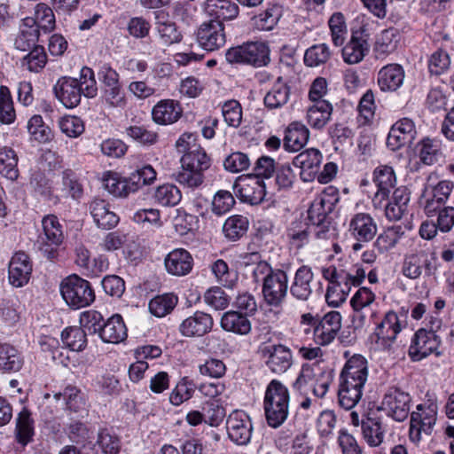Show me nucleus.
<instances>
[{"label": "nucleus", "instance_id": "393cba45", "mask_svg": "<svg viewBox=\"0 0 454 454\" xmlns=\"http://www.w3.org/2000/svg\"><path fill=\"white\" fill-rule=\"evenodd\" d=\"M314 273L310 267L301 266L294 274L290 294L299 301H307L312 294Z\"/></svg>", "mask_w": 454, "mask_h": 454}, {"label": "nucleus", "instance_id": "ddd939ff", "mask_svg": "<svg viewBox=\"0 0 454 454\" xmlns=\"http://www.w3.org/2000/svg\"><path fill=\"white\" fill-rule=\"evenodd\" d=\"M288 290V277L286 271L275 270L262 284V294L265 301L272 306L280 305Z\"/></svg>", "mask_w": 454, "mask_h": 454}, {"label": "nucleus", "instance_id": "7ed1b4c3", "mask_svg": "<svg viewBox=\"0 0 454 454\" xmlns=\"http://www.w3.org/2000/svg\"><path fill=\"white\" fill-rule=\"evenodd\" d=\"M181 170L177 173L176 180L189 188H197L204 180L203 172L211 164L209 156L203 148L184 154L181 157Z\"/></svg>", "mask_w": 454, "mask_h": 454}, {"label": "nucleus", "instance_id": "f3484780", "mask_svg": "<svg viewBox=\"0 0 454 454\" xmlns=\"http://www.w3.org/2000/svg\"><path fill=\"white\" fill-rule=\"evenodd\" d=\"M265 364L276 374L286 372L293 364L291 350L282 345H271L262 349Z\"/></svg>", "mask_w": 454, "mask_h": 454}, {"label": "nucleus", "instance_id": "20e7f679", "mask_svg": "<svg viewBox=\"0 0 454 454\" xmlns=\"http://www.w3.org/2000/svg\"><path fill=\"white\" fill-rule=\"evenodd\" d=\"M60 293L66 302L74 309L86 307L95 300L90 284L77 275L69 276L62 281Z\"/></svg>", "mask_w": 454, "mask_h": 454}, {"label": "nucleus", "instance_id": "6e6d98bb", "mask_svg": "<svg viewBox=\"0 0 454 454\" xmlns=\"http://www.w3.org/2000/svg\"><path fill=\"white\" fill-rule=\"evenodd\" d=\"M47 63V55L41 45L35 46L21 59V66L30 72H40Z\"/></svg>", "mask_w": 454, "mask_h": 454}, {"label": "nucleus", "instance_id": "5fc2aeb1", "mask_svg": "<svg viewBox=\"0 0 454 454\" xmlns=\"http://www.w3.org/2000/svg\"><path fill=\"white\" fill-rule=\"evenodd\" d=\"M248 223L247 218L243 215H231L225 221L223 231L228 239L235 241L247 233Z\"/></svg>", "mask_w": 454, "mask_h": 454}, {"label": "nucleus", "instance_id": "de8ad7c7", "mask_svg": "<svg viewBox=\"0 0 454 454\" xmlns=\"http://www.w3.org/2000/svg\"><path fill=\"white\" fill-rule=\"evenodd\" d=\"M290 96V88L279 77L272 88L264 97V104L270 109H276L285 106Z\"/></svg>", "mask_w": 454, "mask_h": 454}, {"label": "nucleus", "instance_id": "69168bd1", "mask_svg": "<svg viewBox=\"0 0 454 454\" xmlns=\"http://www.w3.org/2000/svg\"><path fill=\"white\" fill-rule=\"evenodd\" d=\"M80 94L87 98H94L97 95L98 88L94 78V72L91 68L84 67L81 69L80 77L76 79Z\"/></svg>", "mask_w": 454, "mask_h": 454}, {"label": "nucleus", "instance_id": "cd10ccee", "mask_svg": "<svg viewBox=\"0 0 454 454\" xmlns=\"http://www.w3.org/2000/svg\"><path fill=\"white\" fill-rule=\"evenodd\" d=\"M410 201V192L405 186L395 189L392 196L387 204L383 203L385 215L389 221H397L402 218L407 211Z\"/></svg>", "mask_w": 454, "mask_h": 454}, {"label": "nucleus", "instance_id": "79ce46f5", "mask_svg": "<svg viewBox=\"0 0 454 454\" xmlns=\"http://www.w3.org/2000/svg\"><path fill=\"white\" fill-rule=\"evenodd\" d=\"M311 225L307 220L297 219L293 221L287 228L286 236L290 245L297 249L309 243Z\"/></svg>", "mask_w": 454, "mask_h": 454}, {"label": "nucleus", "instance_id": "ea45409f", "mask_svg": "<svg viewBox=\"0 0 454 454\" xmlns=\"http://www.w3.org/2000/svg\"><path fill=\"white\" fill-rule=\"evenodd\" d=\"M362 436L370 447L380 446L384 440L385 429L378 418L368 417L361 421Z\"/></svg>", "mask_w": 454, "mask_h": 454}, {"label": "nucleus", "instance_id": "412c9836", "mask_svg": "<svg viewBox=\"0 0 454 454\" xmlns=\"http://www.w3.org/2000/svg\"><path fill=\"white\" fill-rule=\"evenodd\" d=\"M415 135L416 129L413 121L409 118H403L392 126L387 136V145L391 150H397L410 145Z\"/></svg>", "mask_w": 454, "mask_h": 454}, {"label": "nucleus", "instance_id": "a211bd4d", "mask_svg": "<svg viewBox=\"0 0 454 454\" xmlns=\"http://www.w3.org/2000/svg\"><path fill=\"white\" fill-rule=\"evenodd\" d=\"M341 328V315L338 311L326 313L314 328V340L322 346L333 342Z\"/></svg>", "mask_w": 454, "mask_h": 454}, {"label": "nucleus", "instance_id": "f03ea898", "mask_svg": "<svg viewBox=\"0 0 454 454\" xmlns=\"http://www.w3.org/2000/svg\"><path fill=\"white\" fill-rule=\"evenodd\" d=\"M438 406L434 401L427 400L416 406L411 412L409 439L418 445L429 437L437 421Z\"/></svg>", "mask_w": 454, "mask_h": 454}, {"label": "nucleus", "instance_id": "680f3d73", "mask_svg": "<svg viewBox=\"0 0 454 454\" xmlns=\"http://www.w3.org/2000/svg\"><path fill=\"white\" fill-rule=\"evenodd\" d=\"M328 25L331 30L332 41L334 45H342L348 34L343 14L341 12H334L329 19Z\"/></svg>", "mask_w": 454, "mask_h": 454}, {"label": "nucleus", "instance_id": "13d9d810", "mask_svg": "<svg viewBox=\"0 0 454 454\" xmlns=\"http://www.w3.org/2000/svg\"><path fill=\"white\" fill-rule=\"evenodd\" d=\"M211 270L217 283L227 288H232L235 286L238 280V275L236 272L229 270V266L226 262L222 259L216 260L212 264Z\"/></svg>", "mask_w": 454, "mask_h": 454}, {"label": "nucleus", "instance_id": "864d4df0", "mask_svg": "<svg viewBox=\"0 0 454 454\" xmlns=\"http://www.w3.org/2000/svg\"><path fill=\"white\" fill-rule=\"evenodd\" d=\"M178 302L177 296L173 294H164L157 295L149 302L150 312L157 317H163L169 314Z\"/></svg>", "mask_w": 454, "mask_h": 454}, {"label": "nucleus", "instance_id": "f257e3e1", "mask_svg": "<svg viewBox=\"0 0 454 454\" xmlns=\"http://www.w3.org/2000/svg\"><path fill=\"white\" fill-rule=\"evenodd\" d=\"M290 395L288 388L278 380L267 386L263 398V411L270 427H279L289 414Z\"/></svg>", "mask_w": 454, "mask_h": 454}, {"label": "nucleus", "instance_id": "2eb2a0df", "mask_svg": "<svg viewBox=\"0 0 454 454\" xmlns=\"http://www.w3.org/2000/svg\"><path fill=\"white\" fill-rule=\"evenodd\" d=\"M373 182L378 191L372 198L373 207L382 208L383 202L388 199L390 191L396 184V176L392 167L380 165L373 171Z\"/></svg>", "mask_w": 454, "mask_h": 454}, {"label": "nucleus", "instance_id": "774afa93", "mask_svg": "<svg viewBox=\"0 0 454 454\" xmlns=\"http://www.w3.org/2000/svg\"><path fill=\"white\" fill-rule=\"evenodd\" d=\"M402 234L401 227L387 228L379 235L375 246L380 252H387L396 246Z\"/></svg>", "mask_w": 454, "mask_h": 454}, {"label": "nucleus", "instance_id": "338daca9", "mask_svg": "<svg viewBox=\"0 0 454 454\" xmlns=\"http://www.w3.org/2000/svg\"><path fill=\"white\" fill-rule=\"evenodd\" d=\"M102 102L109 108H124L127 104L121 85L101 89Z\"/></svg>", "mask_w": 454, "mask_h": 454}, {"label": "nucleus", "instance_id": "3c124183", "mask_svg": "<svg viewBox=\"0 0 454 454\" xmlns=\"http://www.w3.org/2000/svg\"><path fill=\"white\" fill-rule=\"evenodd\" d=\"M399 41V30L395 27L387 28L377 37L374 50L379 55H387L396 50Z\"/></svg>", "mask_w": 454, "mask_h": 454}, {"label": "nucleus", "instance_id": "423d86ee", "mask_svg": "<svg viewBox=\"0 0 454 454\" xmlns=\"http://www.w3.org/2000/svg\"><path fill=\"white\" fill-rule=\"evenodd\" d=\"M225 57L226 60L231 64L262 67L267 65L269 61V49L262 43H247L229 49Z\"/></svg>", "mask_w": 454, "mask_h": 454}, {"label": "nucleus", "instance_id": "9d476101", "mask_svg": "<svg viewBox=\"0 0 454 454\" xmlns=\"http://www.w3.org/2000/svg\"><path fill=\"white\" fill-rule=\"evenodd\" d=\"M434 260L433 254L427 250H417L405 255L402 264V273L405 278L412 280L419 278L423 271L430 276L435 270Z\"/></svg>", "mask_w": 454, "mask_h": 454}, {"label": "nucleus", "instance_id": "1a4fd4ad", "mask_svg": "<svg viewBox=\"0 0 454 454\" xmlns=\"http://www.w3.org/2000/svg\"><path fill=\"white\" fill-rule=\"evenodd\" d=\"M440 344L441 339L434 331L421 328L415 333L411 340L409 356L412 361H420L432 354L439 356Z\"/></svg>", "mask_w": 454, "mask_h": 454}, {"label": "nucleus", "instance_id": "a878e982", "mask_svg": "<svg viewBox=\"0 0 454 454\" xmlns=\"http://www.w3.org/2000/svg\"><path fill=\"white\" fill-rule=\"evenodd\" d=\"M76 78L61 77L54 85L57 98L67 108H73L81 102V94Z\"/></svg>", "mask_w": 454, "mask_h": 454}, {"label": "nucleus", "instance_id": "7c9ffc66", "mask_svg": "<svg viewBox=\"0 0 454 454\" xmlns=\"http://www.w3.org/2000/svg\"><path fill=\"white\" fill-rule=\"evenodd\" d=\"M91 216L98 228L110 230L116 226L119 217L110 210L109 204L100 199H95L90 205Z\"/></svg>", "mask_w": 454, "mask_h": 454}, {"label": "nucleus", "instance_id": "0e129e2a", "mask_svg": "<svg viewBox=\"0 0 454 454\" xmlns=\"http://www.w3.org/2000/svg\"><path fill=\"white\" fill-rule=\"evenodd\" d=\"M203 299L207 305L215 310H223L230 304L229 295L219 286L207 289Z\"/></svg>", "mask_w": 454, "mask_h": 454}, {"label": "nucleus", "instance_id": "9b49d317", "mask_svg": "<svg viewBox=\"0 0 454 454\" xmlns=\"http://www.w3.org/2000/svg\"><path fill=\"white\" fill-rule=\"evenodd\" d=\"M199 45L207 51H214L222 48L226 43L224 25L221 20H208L201 23L196 31Z\"/></svg>", "mask_w": 454, "mask_h": 454}, {"label": "nucleus", "instance_id": "a19ab883", "mask_svg": "<svg viewBox=\"0 0 454 454\" xmlns=\"http://www.w3.org/2000/svg\"><path fill=\"white\" fill-rule=\"evenodd\" d=\"M322 160L321 153L315 148L305 150L294 159V165L301 169V176L308 171L311 178L317 171Z\"/></svg>", "mask_w": 454, "mask_h": 454}, {"label": "nucleus", "instance_id": "c85d7f7f", "mask_svg": "<svg viewBox=\"0 0 454 454\" xmlns=\"http://www.w3.org/2000/svg\"><path fill=\"white\" fill-rule=\"evenodd\" d=\"M155 14V28L160 41L163 46L177 43L182 39L175 22L171 21L163 11H158Z\"/></svg>", "mask_w": 454, "mask_h": 454}, {"label": "nucleus", "instance_id": "5701e85b", "mask_svg": "<svg viewBox=\"0 0 454 454\" xmlns=\"http://www.w3.org/2000/svg\"><path fill=\"white\" fill-rule=\"evenodd\" d=\"M349 231L357 241L368 242L377 233V223L370 214L357 213L350 220Z\"/></svg>", "mask_w": 454, "mask_h": 454}, {"label": "nucleus", "instance_id": "09e8293b", "mask_svg": "<svg viewBox=\"0 0 454 454\" xmlns=\"http://www.w3.org/2000/svg\"><path fill=\"white\" fill-rule=\"evenodd\" d=\"M18 156L14 150L4 146L0 148V174L5 178L15 181L19 177Z\"/></svg>", "mask_w": 454, "mask_h": 454}, {"label": "nucleus", "instance_id": "bb28decb", "mask_svg": "<svg viewBox=\"0 0 454 454\" xmlns=\"http://www.w3.org/2000/svg\"><path fill=\"white\" fill-rule=\"evenodd\" d=\"M182 114L183 108L181 105L172 99L159 101L152 110L153 121L160 125L176 122L181 118Z\"/></svg>", "mask_w": 454, "mask_h": 454}, {"label": "nucleus", "instance_id": "49530a36", "mask_svg": "<svg viewBox=\"0 0 454 454\" xmlns=\"http://www.w3.org/2000/svg\"><path fill=\"white\" fill-rule=\"evenodd\" d=\"M56 400L61 397L66 403L67 409L73 412H85L86 400L84 394L74 386H67L62 392L54 395Z\"/></svg>", "mask_w": 454, "mask_h": 454}, {"label": "nucleus", "instance_id": "4d7b16f0", "mask_svg": "<svg viewBox=\"0 0 454 454\" xmlns=\"http://www.w3.org/2000/svg\"><path fill=\"white\" fill-rule=\"evenodd\" d=\"M16 119L10 90L6 86H0V123L10 125Z\"/></svg>", "mask_w": 454, "mask_h": 454}, {"label": "nucleus", "instance_id": "8fccbe9b", "mask_svg": "<svg viewBox=\"0 0 454 454\" xmlns=\"http://www.w3.org/2000/svg\"><path fill=\"white\" fill-rule=\"evenodd\" d=\"M34 421L31 419V413L27 409H23L18 415L16 422V440L22 446L29 443L34 436Z\"/></svg>", "mask_w": 454, "mask_h": 454}, {"label": "nucleus", "instance_id": "c03bdc74", "mask_svg": "<svg viewBox=\"0 0 454 454\" xmlns=\"http://www.w3.org/2000/svg\"><path fill=\"white\" fill-rule=\"evenodd\" d=\"M221 326L227 332L240 335H246L251 331V323L247 317V315H242L233 310L227 311L223 315Z\"/></svg>", "mask_w": 454, "mask_h": 454}, {"label": "nucleus", "instance_id": "4468645a", "mask_svg": "<svg viewBox=\"0 0 454 454\" xmlns=\"http://www.w3.org/2000/svg\"><path fill=\"white\" fill-rule=\"evenodd\" d=\"M229 438L239 445L247 444L252 436L253 426L249 416L241 411L231 412L226 421Z\"/></svg>", "mask_w": 454, "mask_h": 454}, {"label": "nucleus", "instance_id": "052dcab7", "mask_svg": "<svg viewBox=\"0 0 454 454\" xmlns=\"http://www.w3.org/2000/svg\"><path fill=\"white\" fill-rule=\"evenodd\" d=\"M331 57V51L327 44L320 43L309 48L305 51L304 63L308 67H318L326 63Z\"/></svg>", "mask_w": 454, "mask_h": 454}, {"label": "nucleus", "instance_id": "4c0bfd02", "mask_svg": "<svg viewBox=\"0 0 454 454\" xmlns=\"http://www.w3.org/2000/svg\"><path fill=\"white\" fill-rule=\"evenodd\" d=\"M40 33L38 27L35 26V22L32 18L27 17L23 19L22 24L20 25V32L15 39L16 49L27 51L32 50L38 41Z\"/></svg>", "mask_w": 454, "mask_h": 454}, {"label": "nucleus", "instance_id": "dca6fc26", "mask_svg": "<svg viewBox=\"0 0 454 454\" xmlns=\"http://www.w3.org/2000/svg\"><path fill=\"white\" fill-rule=\"evenodd\" d=\"M368 39L364 27L352 31L350 40L342 49L343 60L349 65L360 63L369 51Z\"/></svg>", "mask_w": 454, "mask_h": 454}, {"label": "nucleus", "instance_id": "c756f323", "mask_svg": "<svg viewBox=\"0 0 454 454\" xmlns=\"http://www.w3.org/2000/svg\"><path fill=\"white\" fill-rule=\"evenodd\" d=\"M404 71L398 64L383 67L378 73V85L382 91H395L403 84Z\"/></svg>", "mask_w": 454, "mask_h": 454}, {"label": "nucleus", "instance_id": "bf43d9fd", "mask_svg": "<svg viewBox=\"0 0 454 454\" xmlns=\"http://www.w3.org/2000/svg\"><path fill=\"white\" fill-rule=\"evenodd\" d=\"M63 343L73 351L82 350L86 346V333L79 327L66 328L61 333Z\"/></svg>", "mask_w": 454, "mask_h": 454}, {"label": "nucleus", "instance_id": "603ef678", "mask_svg": "<svg viewBox=\"0 0 454 454\" xmlns=\"http://www.w3.org/2000/svg\"><path fill=\"white\" fill-rule=\"evenodd\" d=\"M35 26L44 33L51 32L55 29L56 20L52 9L44 3H39L35 7L34 17H31Z\"/></svg>", "mask_w": 454, "mask_h": 454}, {"label": "nucleus", "instance_id": "aec40b11", "mask_svg": "<svg viewBox=\"0 0 454 454\" xmlns=\"http://www.w3.org/2000/svg\"><path fill=\"white\" fill-rule=\"evenodd\" d=\"M368 379V363L361 355L352 356L345 364L340 380L364 387Z\"/></svg>", "mask_w": 454, "mask_h": 454}, {"label": "nucleus", "instance_id": "e433bc0d", "mask_svg": "<svg viewBox=\"0 0 454 454\" xmlns=\"http://www.w3.org/2000/svg\"><path fill=\"white\" fill-rule=\"evenodd\" d=\"M206 12L212 20H233L239 15V6L231 0H207Z\"/></svg>", "mask_w": 454, "mask_h": 454}, {"label": "nucleus", "instance_id": "37998d69", "mask_svg": "<svg viewBox=\"0 0 454 454\" xmlns=\"http://www.w3.org/2000/svg\"><path fill=\"white\" fill-rule=\"evenodd\" d=\"M418 149L419 160L425 165H434L443 160L440 140L424 138L418 145Z\"/></svg>", "mask_w": 454, "mask_h": 454}, {"label": "nucleus", "instance_id": "c9c22d12", "mask_svg": "<svg viewBox=\"0 0 454 454\" xmlns=\"http://www.w3.org/2000/svg\"><path fill=\"white\" fill-rule=\"evenodd\" d=\"M105 189L114 197H127L137 192V184L130 183L129 178H121L117 173L107 172L103 177Z\"/></svg>", "mask_w": 454, "mask_h": 454}, {"label": "nucleus", "instance_id": "4be33fe9", "mask_svg": "<svg viewBox=\"0 0 454 454\" xmlns=\"http://www.w3.org/2000/svg\"><path fill=\"white\" fill-rule=\"evenodd\" d=\"M212 317L202 311H196L180 325V332L187 337H200L209 333L213 327Z\"/></svg>", "mask_w": 454, "mask_h": 454}, {"label": "nucleus", "instance_id": "a18cd8bd", "mask_svg": "<svg viewBox=\"0 0 454 454\" xmlns=\"http://www.w3.org/2000/svg\"><path fill=\"white\" fill-rule=\"evenodd\" d=\"M363 386L347 383L340 380L338 390L339 404L345 410H351L361 400Z\"/></svg>", "mask_w": 454, "mask_h": 454}, {"label": "nucleus", "instance_id": "6ab92c4d", "mask_svg": "<svg viewBox=\"0 0 454 454\" xmlns=\"http://www.w3.org/2000/svg\"><path fill=\"white\" fill-rule=\"evenodd\" d=\"M31 273L32 263L28 255L23 252L16 253L9 262V283L14 287H21L28 283Z\"/></svg>", "mask_w": 454, "mask_h": 454}, {"label": "nucleus", "instance_id": "6e6552de", "mask_svg": "<svg viewBox=\"0 0 454 454\" xmlns=\"http://www.w3.org/2000/svg\"><path fill=\"white\" fill-rule=\"evenodd\" d=\"M233 191L240 200L252 205L262 203L267 194L264 179L252 175L239 176L233 184Z\"/></svg>", "mask_w": 454, "mask_h": 454}, {"label": "nucleus", "instance_id": "72a5a7b5", "mask_svg": "<svg viewBox=\"0 0 454 454\" xmlns=\"http://www.w3.org/2000/svg\"><path fill=\"white\" fill-rule=\"evenodd\" d=\"M309 137V129L300 121H294L286 129L284 147L290 152H298L307 144Z\"/></svg>", "mask_w": 454, "mask_h": 454}, {"label": "nucleus", "instance_id": "473e14b6", "mask_svg": "<svg viewBox=\"0 0 454 454\" xmlns=\"http://www.w3.org/2000/svg\"><path fill=\"white\" fill-rule=\"evenodd\" d=\"M283 15V8L278 4H270L251 19L253 27L258 31L273 30Z\"/></svg>", "mask_w": 454, "mask_h": 454}, {"label": "nucleus", "instance_id": "58836bf2", "mask_svg": "<svg viewBox=\"0 0 454 454\" xmlns=\"http://www.w3.org/2000/svg\"><path fill=\"white\" fill-rule=\"evenodd\" d=\"M24 364L19 350L8 343L0 344V371L2 372H19Z\"/></svg>", "mask_w": 454, "mask_h": 454}, {"label": "nucleus", "instance_id": "0eeeda50", "mask_svg": "<svg viewBox=\"0 0 454 454\" xmlns=\"http://www.w3.org/2000/svg\"><path fill=\"white\" fill-rule=\"evenodd\" d=\"M404 326L405 324L401 321L397 313L393 310L387 311L373 333L377 348L382 350H390L397 335Z\"/></svg>", "mask_w": 454, "mask_h": 454}, {"label": "nucleus", "instance_id": "b1692460", "mask_svg": "<svg viewBox=\"0 0 454 454\" xmlns=\"http://www.w3.org/2000/svg\"><path fill=\"white\" fill-rule=\"evenodd\" d=\"M167 271L177 277L189 274L192 269L193 259L191 254L183 248L174 249L169 252L164 260Z\"/></svg>", "mask_w": 454, "mask_h": 454}, {"label": "nucleus", "instance_id": "e2e57ef3", "mask_svg": "<svg viewBox=\"0 0 454 454\" xmlns=\"http://www.w3.org/2000/svg\"><path fill=\"white\" fill-rule=\"evenodd\" d=\"M179 189L170 184H165L157 187L154 192L155 200L162 206H175L181 200Z\"/></svg>", "mask_w": 454, "mask_h": 454}, {"label": "nucleus", "instance_id": "39448f33", "mask_svg": "<svg viewBox=\"0 0 454 454\" xmlns=\"http://www.w3.org/2000/svg\"><path fill=\"white\" fill-rule=\"evenodd\" d=\"M42 225L43 232L37 239V248L48 259H54L64 239L62 226L53 215L44 216Z\"/></svg>", "mask_w": 454, "mask_h": 454}, {"label": "nucleus", "instance_id": "f704fd0d", "mask_svg": "<svg viewBox=\"0 0 454 454\" xmlns=\"http://www.w3.org/2000/svg\"><path fill=\"white\" fill-rule=\"evenodd\" d=\"M100 338L104 342L113 344H118L127 338V328L120 315H114L104 323Z\"/></svg>", "mask_w": 454, "mask_h": 454}, {"label": "nucleus", "instance_id": "2f4dec72", "mask_svg": "<svg viewBox=\"0 0 454 454\" xmlns=\"http://www.w3.org/2000/svg\"><path fill=\"white\" fill-rule=\"evenodd\" d=\"M333 110L329 101L312 102L306 113L308 124L315 129H324L331 120Z\"/></svg>", "mask_w": 454, "mask_h": 454}, {"label": "nucleus", "instance_id": "f8f14e48", "mask_svg": "<svg viewBox=\"0 0 454 454\" xmlns=\"http://www.w3.org/2000/svg\"><path fill=\"white\" fill-rule=\"evenodd\" d=\"M410 395L399 388L390 387L382 400L383 409L396 421H403L410 413Z\"/></svg>", "mask_w": 454, "mask_h": 454}]
</instances>
